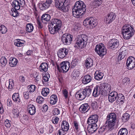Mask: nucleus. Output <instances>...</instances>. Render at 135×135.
<instances>
[{
    "mask_svg": "<svg viewBox=\"0 0 135 135\" xmlns=\"http://www.w3.org/2000/svg\"><path fill=\"white\" fill-rule=\"evenodd\" d=\"M103 89L102 86L99 87L97 86L94 89L93 93V95L96 97L99 95L101 93L102 89Z\"/></svg>",
    "mask_w": 135,
    "mask_h": 135,
    "instance_id": "18",
    "label": "nucleus"
},
{
    "mask_svg": "<svg viewBox=\"0 0 135 135\" xmlns=\"http://www.w3.org/2000/svg\"><path fill=\"white\" fill-rule=\"evenodd\" d=\"M33 27L31 23H29L26 26V31L29 32H32L33 30Z\"/></svg>",
    "mask_w": 135,
    "mask_h": 135,
    "instance_id": "34",
    "label": "nucleus"
},
{
    "mask_svg": "<svg viewBox=\"0 0 135 135\" xmlns=\"http://www.w3.org/2000/svg\"><path fill=\"white\" fill-rule=\"evenodd\" d=\"M13 80L12 79H9V84L8 85V88L9 89H12L14 86V84Z\"/></svg>",
    "mask_w": 135,
    "mask_h": 135,
    "instance_id": "47",
    "label": "nucleus"
},
{
    "mask_svg": "<svg viewBox=\"0 0 135 135\" xmlns=\"http://www.w3.org/2000/svg\"><path fill=\"white\" fill-rule=\"evenodd\" d=\"M91 80V77L89 75L85 76L82 80V83L84 84H86L90 82Z\"/></svg>",
    "mask_w": 135,
    "mask_h": 135,
    "instance_id": "24",
    "label": "nucleus"
},
{
    "mask_svg": "<svg viewBox=\"0 0 135 135\" xmlns=\"http://www.w3.org/2000/svg\"><path fill=\"white\" fill-rule=\"evenodd\" d=\"M52 112L53 114L54 115H57L60 113L59 110L56 108L54 109Z\"/></svg>",
    "mask_w": 135,
    "mask_h": 135,
    "instance_id": "51",
    "label": "nucleus"
},
{
    "mask_svg": "<svg viewBox=\"0 0 135 135\" xmlns=\"http://www.w3.org/2000/svg\"><path fill=\"white\" fill-rule=\"evenodd\" d=\"M56 23H55V25H54L53 26L57 28L60 29L61 26V22L60 20H59L58 21H57Z\"/></svg>",
    "mask_w": 135,
    "mask_h": 135,
    "instance_id": "43",
    "label": "nucleus"
},
{
    "mask_svg": "<svg viewBox=\"0 0 135 135\" xmlns=\"http://www.w3.org/2000/svg\"><path fill=\"white\" fill-rule=\"evenodd\" d=\"M69 65V62L63 61L61 63L59 66L57 65V68L60 71L62 70L64 72H66L70 68Z\"/></svg>",
    "mask_w": 135,
    "mask_h": 135,
    "instance_id": "9",
    "label": "nucleus"
},
{
    "mask_svg": "<svg viewBox=\"0 0 135 135\" xmlns=\"http://www.w3.org/2000/svg\"><path fill=\"white\" fill-rule=\"evenodd\" d=\"M50 75H47V76L46 75H44L42 78V81L43 83L45 82H46L48 81V79L50 77Z\"/></svg>",
    "mask_w": 135,
    "mask_h": 135,
    "instance_id": "52",
    "label": "nucleus"
},
{
    "mask_svg": "<svg viewBox=\"0 0 135 135\" xmlns=\"http://www.w3.org/2000/svg\"><path fill=\"white\" fill-rule=\"evenodd\" d=\"M48 108V106L47 105L44 104L43 105V106L42 108V111L45 112H46Z\"/></svg>",
    "mask_w": 135,
    "mask_h": 135,
    "instance_id": "57",
    "label": "nucleus"
},
{
    "mask_svg": "<svg viewBox=\"0 0 135 135\" xmlns=\"http://www.w3.org/2000/svg\"><path fill=\"white\" fill-rule=\"evenodd\" d=\"M77 64V60L76 59H74L72 61L71 64L72 66L74 67Z\"/></svg>",
    "mask_w": 135,
    "mask_h": 135,
    "instance_id": "62",
    "label": "nucleus"
},
{
    "mask_svg": "<svg viewBox=\"0 0 135 135\" xmlns=\"http://www.w3.org/2000/svg\"><path fill=\"white\" fill-rule=\"evenodd\" d=\"M75 97L77 99L81 100H83L86 97L83 94V91L81 93H77L75 95Z\"/></svg>",
    "mask_w": 135,
    "mask_h": 135,
    "instance_id": "22",
    "label": "nucleus"
},
{
    "mask_svg": "<svg viewBox=\"0 0 135 135\" xmlns=\"http://www.w3.org/2000/svg\"><path fill=\"white\" fill-rule=\"evenodd\" d=\"M76 44L79 48L82 49L85 47L87 44L88 41L87 36L84 35L78 36L77 38Z\"/></svg>",
    "mask_w": 135,
    "mask_h": 135,
    "instance_id": "5",
    "label": "nucleus"
},
{
    "mask_svg": "<svg viewBox=\"0 0 135 135\" xmlns=\"http://www.w3.org/2000/svg\"><path fill=\"white\" fill-rule=\"evenodd\" d=\"M122 32L123 38L125 39H128L133 35L134 30L130 25H125L122 27Z\"/></svg>",
    "mask_w": 135,
    "mask_h": 135,
    "instance_id": "3",
    "label": "nucleus"
},
{
    "mask_svg": "<svg viewBox=\"0 0 135 135\" xmlns=\"http://www.w3.org/2000/svg\"><path fill=\"white\" fill-rule=\"evenodd\" d=\"M72 36L67 33L63 34L61 37V41L64 45H69L71 43Z\"/></svg>",
    "mask_w": 135,
    "mask_h": 135,
    "instance_id": "8",
    "label": "nucleus"
},
{
    "mask_svg": "<svg viewBox=\"0 0 135 135\" xmlns=\"http://www.w3.org/2000/svg\"><path fill=\"white\" fill-rule=\"evenodd\" d=\"M52 1L51 0H46V1L43 3H41V6L40 7V9L44 10L47 9L51 3Z\"/></svg>",
    "mask_w": 135,
    "mask_h": 135,
    "instance_id": "15",
    "label": "nucleus"
},
{
    "mask_svg": "<svg viewBox=\"0 0 135 135\" xmlns=\"http://www.w3.org/2000/svg\"><path fill=\"white\" fill-rule=\"evenodd\" d=\"M119 45L118 40L114 39H112L109 42L108 46L110 49H114L117 48Z\"/></svg>",
    "mask_w": 135,
    "mask_h": 135,
    "instance_id": "12",
    "label": "nucleus"
},
{
    "mask_svg": "<svg viewBox=\"0 0 135 135\" xmlns=\"http://www.w3.org/2000/svg\"><path fill=\"white\" fill-rule=\"evenodd\" d=\"M19 94L18 93L14 94L12 96V98L13 100L17 103H18L20 102V100L19 98Z\"/></svg>",
    "mask_w": 135,
    "mask_h": 135,
    "instance_id": "29",
    "label": "nucleus"
},
{
    "mask_svg": "<svg viewBox=\"0 0 135 135\" xmlns=\"http://www.w3.org/2000/svg\"><path fill=\"white\" fill-rule=\"evenodd\" d=\"M83 94L86 97H88L91 94V90L90 88H85L83 90Z\"/></svg>",
    "mask_w": 135,
    "mask_h": 135,
    "instance_id": "32",
    "label": "nucleus"
},
{
    "mask_svg": "<svg viewBox=\"0 0 135 135\" xmlns=\"http://www.w3.org/2000/svg\"><path fill=\"white\" fill-rule=\"evenodd\" d=\"M74 126L76 130H78V123L76 121H74L73 123Z\"/></svg>",
    "mask_w": 135,
    "mask_h": 135,
    "instance_id": "61",
    "label": "nucleus"
},
{
    "mask_svg": "<svg viewBox=\"0 0 135 135\" xmlns=\"http://www.w3.org/2000/svg\"><path fill=\"white\" fill-rule=\"evenodd\" d=\"M84 25H89L92 28L94 27L97 24V20L93 17L88 18H86L83 22Z\"/></svg>",
    "mask_w": 135,
    "mask_h": 135,
    "instance_id": "7",
    "label": "nucleus"
},
{
    "mask_svg": "<svg viewBox=\"0 0 135 135\" xmlns=\"http://www.w3.org/2000/svg\"><path fill=\"white\" fill-rule=\"evenodd\" d=\"M59 118L57 117H53L52 119V122L54 124L57 123L58 122Z\"/></svg>",
    "mask_w": 135,
    "mask_h": 135,
    "instance_id": "55",
    "label": "nucleus"
},
{
    "mask_svg": "<svg viewBox=\"0 0 135 135\" xmlns=\"http://www.w3.org/2000/svg\"><path fill=\"white\" fill-rule=\"evenodd\" d=\"M50 99V103L52 104H55L57 102V98H51Z\"/></svg>",
    "mask_w": 135,
    "mask_h": 135,
    "instance_id": "53",
    "label": "nucleus"
},
{
    "mask_svg": "<svg viewBox=\"0 0 135 135\" xmlns=\"http://www.w3.org/2000/svg\"><path fill=\"white\" fill-rule=\"evenodd\" d=\"M50 19V15L47 14H43L41 17V20L43 22H45L49 21Z\"/></svg>",
    "mask_w": 135,
    "mask_h": 135,
    "instance_id": "27",
    "label": "nucleus"
},
{
    "mask_svg": "<svg viewBox=\"0 0 135 135\" xmlns=\"http://www.w3.org/2000/svg\"><path fill=\"white\" fill-rule=\"evenodd\" d=\"M68 54V50L65 48L60 49L57 52L58 57L61 59L64 58Z\"/></svg>",
    "mask_w": 135,
    "mask_h": 135,
    "instance_id": "11",
    "label": "nucleus"
},
{
    "mask_svg": "<svg viewBox=\"0 0 135 135\" xmlns=\"http://www.w3.org/2000/svg\"><path fill=\"white\" fill-rule=\"evenodd\" d=\"M88 104L85 103L81 105L79 108V110L82 113L86 111L88 108Z\"/></svg>",
    "mask_w": 135,
    "mask_h": 135,
    "instance_id": "31",
    "label": "nucleus"
},
{
    "mask_svg": "<svg viewBox=\"0 0 135 135\" xmlns=\"http://www.w3.org/2000/svg\"><path fill=\"white\" fill-rule=\"evenodd\" d=\"M11 11L12 12V13H11V15L12 16L15 17L17 16V10H16V11H15V10H13V8H12L11 9Z\"/></svg>",
    "mask_w": 135,
    "mask_h": 135,
    "instance_id": "58",
    "label": "nucleus"
},
{
    "mask_svg": "<svg viewBox=\"0 0 135 135\" xmlns=\"http://www.w3.org/2000/svg\"><path fill=\"white\" fill-rule=\"evenodd\" d=\"M89 125L87 129L90 133H94L97 129L98 127L96 124L92 123Z\"/></svg>",
    "mask_w": 135,
    "mask_h": 135,
    "instance_id": "16",
    "label": "nucleus"
},
{
    "mask_svg": "<svg viewBox=\"0 0 135 135\" xmlns=\"http://www.w3.org/2000/svg\"><path fill=\"white\" fill-rule=\"evenodd\" d=\"M128 131L125 128H122L120 129L118 133V135H127Z\"/></svg>",
    "mask_w": 135,
    "mask_h": 135,
    "instance_id": "33",
    "label": "nucleus"
},
{
    "mask_svg": "<svg viewBox=\"0 0 135 135\" xmlns=\"http://www.w3.org/2000/svg\"><path fill=\"white\" fill-rule=\"evenodd\" d=\"M103 86L104 87L103 89L104 90L108 92H109L110 90V85L104 83L103 85Z\"/></svg>",
    "mask_w": 135,
    "mask_h": 135,
    "instance_id": "38",
    "label": "nucleus"
},
{
    "mask_svg": "<svg viewBox=\"0 0 135 135\" xmlns=\"http://www.w3.org/2000/svg\"><path fill=\"white\" fill-rule=\"evenodd\" d=\"M18 62V60L15 58L11 57L10 59L9 64L11 67H14L16 66Z\"/></svg>",
    "mask_w": 135,
    "mask_h": 135,
    "instance_id": "26",
    "label": "nucleus"
},
{
    "mask_svg": "<svg viewBox=\"0 0 135 135\" xmlns=\"http://www.w3.org/2000/svg\"><path fill=\"white\" fill-rule=\"evenodd\" d=\"M24 41L22 40L20 41V40H19L18 41V40H16L14 42V44L15 45L18 47H20L23 46V45L24 44Z\"/></svg>",
    "mask_w": 135,
    "mask_h": 135,
    "instance_id": "37",
    "label": "nucleus"
},
{
    "mask_svg": "<svg viewBox=\"0 0 135 135\" xmlns=\"http://www.w3.org/2000/svg\"><path fill=\"white\" fill-rule=\"evenodd\" d=\"M12 5V7L14 8H13V10H15L16 11V10L19 9L21 7L19 2L17 0H14L13 1Z\"/></svg>",
    "mask_w": 135,
    "mask_h": 135,
    "instance_id": "20",
    "label": "nucleus"
},
{
    "mask_svg": "<svg viewBox=\"0 0 135 135\" xmlns=\"http://www.w3.org/2000/svg\"><path fill=\"white\" fill-rule=\"evenodd\" d=\"M98 119V116L97 114H94L90 116L88 118L87 123L88 124L92 123L96 124Z\"/></svg>",
    "mask_w": 135,
    "mask_h": 135,
    "instance_id": "13",
    "label": "nucleus"
},
{
    "mask_svg": "<svg viewBox=\"0 0 135 135\" xmlns=\"http://www.w3.org/2000/svg\"><path fill=\"white\" fill-rule=\"evenodd\" d=\"M1 63L4 66L6 65L7 63V60L6 57H2L0 59Z\"/></svg>",
    "mask_w": 135,
    "mask_h": 135,
    "instance_id": "46",
    "label": "nucleus"
},
{
    "mask_svg": "<svg viewBox=\"0 0 135 135\" xmlns=\"http://www.w3.org/2000/svg\"><path fill=\"white\" fill-rule=\"evenodd\" d=\"M69 4L67 0H56L55 5L57 8L66 12L69 8Z\"/></svg>",
    "mask_w": 135,
    "mask_h": 135,
    "instance_id": "4",
    "label": "nucleus"
},
{
    "mask_svg": "<svg viewBox=\"0 0 135 135\" xmlns=\"http://www.w3.org/2000/svg\"><path fill=\"white\" fill-rule=\"evenodd\" d=\"M30 93L33 92L35 89V86L34 85H31L28 86Z\"/></svg>",
    "mask_w": 135,
    "mask_h": 135,
    "instance_id": "44",
    "label": "nucleus"
},
{
    "mask_svg": "<svg viewBox=\"0 0 135 135\" xmlns=\"http://www.w3.org/2000/svg\"><path fill=\"white\" fill-rule=\"evenodd\" d=\"M115 17L116 15L114 13L112 12H110L108 14V16L106 17V22L109 23L115 19Z\"/></svg>",
    "mask_w": 135,
    "mask_h": 135,
    "instance_id": "14",
    "label": "nucleus"
},
{
    "mask_svg": "<svg viewBox=\"0 0 135 135\" xmlns=\"http://www.w3.org/2000/svg\"><path fill=\"white\" fill-rule=\"evenodd\" d=\"M72 10L73 16L78 18L85 13L86 11V6L83 1H77L75 3Z\"/></svg>",
    "mask_w": 135,
    "mask_h": 135,
    "instance_id": "1",
    "label": "nucleus"
},
{
    "mask_svg": "<svg viewBox=\"0 0 135 135\" xmlns=\"http://www.w3.org/2000/svg\"><path fill=\"white\" fill-rule=\"evenodd\" d=\"M79 72L78 70H74L73 73V75L74 77H78L79 75Z\"/></svg>",
    "mask_w": 135,
    "mask_h": 135,
    "instance_id": "49",
    "label": "nucleus"
},
{
    "mask_svg": "<svg viewBox=\"0 0 135 135\" xmlns=\"http://www.w3.org/2000/svg\"><path fill=\"white\" fill-rule=\"evenodd\" d=\"M127 68L129 69H133L135 66V59L132 56L127 59L126 63Z\"/></svg>",
    "mask_w": 135,
    "mask_h": 135,
    "instance_id": "10",
    "label": "nucleus"
},
{
    "mask_svg": "<svg viewBox=\"0 0 135 135\" xmlns=\"http://www.w3.org/2000/svg\"><path fill=\"white\" fill-rule=\"evenodd\" d=\"M116 116L114 113H110L107 116V121L104 126L102 128L104 129V127L108 128L109 130H111L113 128L115 124Z\"/></svg>",
    "mask_w": 135,
    "mask_h": 135,
    "instance_id": "2",
    "label": "nucleus"
},
{
    "mask_svg": "<svg viewBox=\"0 0 135 135\" xmlns=\"http://www.w3.org/2000/svg\"><path fill=\"white\" fill-rule=\"evenodd\" d=\"M129 117L130 115L128 114L127 113L124 114L122 116V121L124 122L127 121L129 119Z\"/></svg>",
    "mask_w": 135,
    "mask_h": 135,
    "instance_id": "36",
    "label": "nucleus"
},
{
    "mask_svg": "<svg viewBox=\"0 0 135 135\" xmlns=\"http://www.w3.org/2000/svg\"><path fill=\"white\" fill-rule=\"evenodd\" d=\"M49 31L51 34H54L58 32L59 29L55 27L52 25H48Z\"/></svg>",
    "mask_w": 135,
    "mask_h": 135,
    "instance_id": "21",
    "label": "nucleus"
},
{
    "mask_svg": "<svg viewBox=\"0 0 135 135\" xmlns=\"http://www.w3.org/2000/svg\"><path fill=\"white\" fill-rule=\"evenodd\" d=\"M36 101L39 104H41L44 100V99L41 96H38L36 98Z\"/></svg>",
    "mask_w": 135,
    "mask_h": 135,
    "instance_id": "45",
    "label": "nucleus"
},
{
    "mask_svg": "<svg viewBox=\"0 0 135 135\" xmlns=\"http://www.w3.org/2000/svg\"><path fill=\"white\" fill-rule=\"evenodd\" d=\"M102 3V0H93V4L95 6H99Z\"/></svg>",
    "mask_w": 135,
    "mask_h": 135,
    "instance_id": "41",
    "label": "nucleus"
},
{
    "mask_svg": "<svg viewBox=\"0 0 135 135\" xmlns=\"http://www.w3.org/2000/svg\"><path fill=\"white\" fill-rule=\"evenodd\" d=\"M101 90L102 91H101V93H100L101 95H102V96H106V95L107 94L106 93L107 92V91H105V90H104V91L103 90V89H102Z\"/></svg>",
    "mask_w": 135,
    "mask_h": 135,
    "instance_id": "64",
    "label": "nucleus"
},
{
    "mask_svg": "<svg viewBox=\"0 0 135 135\" xmlns=\"http://www.w3.org/2000/svg\"><path fill=\"white\" fill-rule=\"evenodd\" d=\"M59 20L57 18L52 19L51 21V23L49 25H52L53 26L55 25V23L57 22Z\"/></svg>",
    "mask_w": 135,
    "mask_h": 135,
    "instance_id": "48",
    "label": "nucleus"
},
{
    "mask_svg": "<svg viewBox=\"0 0 135 135\" xmlns=\"http://www.w3.org/2000/svg\"><path fill=\"white\" fill-rule=\"evenodd\" d=\"M117 93L115 91L111 92L108 96L109 101L110 102H113L117 98Z\"/></svg>",
    "mask_w": 135,
    "mask_h": 135,
    "instance_id": "17",
    "label": "nucleus"
},
{
    "mask_svg": "<svg viewBox=\"0 0 135 135\" xmlns=\"http://www.w3.org/2000/svg\"><path fill=\"white\" fill-rule=\"evenodd\" d=\"M49 93V88H46L42 89L41 91V94L44 96H46L47 94Z\"/></svg>",
    "mask_w": 135,
    "mask_h": 135,
    "instance_id": "39",
    "label": "nucleus"
},
{
    "mask_svg": "<svg viewBox=\"0 0 135 135\" xmlns=\"http://www.w3.org/2000/svg\"><path fill=\"white\" fill-rule=\"evenodd\" d=\"M93 65L92 59L90 58H87L85 63V66L86 67L88 68H89L90 67L92 66Z\"/></svg>",
    "mask_w": 135,
    "mask_h": 135,
    "instance_id": "30",
    "label": "nucleus"
},
{
    "mask_svg": "<svg viewBox=\"0 0 135 135\" xmlns=\"http://www.w3.org/2000/svg\"><path fill=\"white\" fill-rule=\"evenodd\" d=\"M19 2V4L20 6L22 7H23L25 4V1L24 0H19L18 1Z\"/></svg>",
    "mask_w": 135,
    "mask_h": 135,
    "instance_id": "59",
    "label": "nucleus"
},
{
    "mask_svg": "<svg viewBox=\"0 0 135 135\" xmlns=\"http://www.w3.org/2000/svg\"><path fill=\"white\" fill-rule=\"evenodd\" d=\"M35 110V107L33 105H30L27 107V111L31 115H33L35 114L36 112Z\"/></svg>",
    "mask_w": 135,
    "mask_h": 135,
    "instance_id": "19",
    "label": "nucleus"
},
{
    "mask_svg": "<svg viewBox=\"0 0 135 135\" xmlns=\"http://www.w3.org/2000/svg\"><path fill=\"white\" fill-rule=\"evenodd\" d=\"M25 99H28L29 98V92L28 91H25L23 93Z\"/></svg>",
    "mask_w": 135,
    "mask_h": 135,
    "instance_id": "56",
    "label": "nucleus"
},
{
    "mask_svg": "<svg viewBox=\"0 0 135 135\" xmlns=\"http://www.w3.org/2000/svg\"><path fill=\"white\" fill-rule=\"evenodd\" d=\"M95 50V51L100 56H103L107 53L106 49L102 43L97 45Z\"/></svg>",
    "mask_w": 135,
    "mask_h": 135,
    "instance_id": "6",
    "label": "nucleus"
},
{
    "mask_svg": "<svg viewBox=\"0 0 135 135\" xmlns=\"http://www.w3.org/2000/svg\"><path fill=\"white\" fill-rule=\"evenodd\" d=\"M13 114L17 116L19 115V113L17 109H14L12 111Z\"/></svg>",
    "mask_w": 135,
    "mask_h": 135,
    "instance_id": "60",
    "label": "nucleus"
},
{
    "mask_svg": "<svg viewBox=\"0 0 135 135\" xmlns=\"http://www.w3.org/2000/svg\"><path fill=\"white\" fill-rule=\"evenodd\" d=\"M65 131L63 130L62 129L59 130L58 133L59 135H64L65 134Z\"/></svg>",
    "mask_w": 135,
    "mask_h": 135,
    "instance_id": "63",
    "label": "nucleus"
},
{
    "mask_svg": "<svg viewBox=\"0 0 135 135\" xmlns=\"http://www.w3.org/2000/svg\"><path fill=\"white\" fill-rule=\"evenodd\" d=\"M94 75L95 78L97 80H100L102 79L104 75L103 73H101L97 74L96 72Z\"/></svg>",
    "mask_w": 135,
    "mask_h": 135,
    "instance_id": "35",
    "label": "nucleus"
},
{
    "mask_svg": "<svg viewBox=\"0 0 135 135\" xmlns=\"http://www.w3.org/2000/svg\"><path fill=\"white\" fill-rule=\"evenodd\" d=\"M117 100L116 102L117 103H119L120 102H123L124 100V95L121 93L118 94L117 97Z\"/></svg>",
    "mask_w": 135,
    "mask_h": 135,
    "instance_id": "28",
    "label": "nucleus"
},
{
    "mask_svg": "<svg viewBox=\"0 0 135 135\" xmlns=\"http://www.w3.org/2000/svg\"><path fill=\"white\" fill-rule=\"evenodd\" d=\"M4 124L5 126L8 128L10 127L11 126L10 121L8 119H6V120L5 121Z\"/></svg>",
    "mask_w": 135,
    "mask_h": 135,
    "instance_id": "54",
    "label": "nucleus"
},
{
    "mask_svg": "<svg viewBox=\"0 0 135 135\" xmlns=\"http://www.w3.org/2000/svg\"><path fill=\"white\" fill-rule=\"evenodd\" d=\"M126 55V53L124 51H122L121 52L120 51V53L118 57V60H121L123 59Z\"/></svg>",
    "mask_w": 135,
    "mask_h": 135,
    "instance_id": "40",
    "label": "nucleus"
},
{
    "mask_svg": "<svg viewBox=\"0 0 135 135\" xmlns=\"http://www.w3.org/2000/svg\"><path fill=\"white\" fill-rule=\"evenodd\" d=\"M61 126L62 129L66 132L68 131L69 128V123L66 121H62Z\"/></svg>",
    "mask_w": 135,
    "mask_h": 135,
    "instance_id": "23",
    "label": "nucleus"
},
{
    "mask_svg": "<svg viewBox=\"0 0 135 135\" xmlns=\"http://www.w3.org/2000/svg\"><path fill=\"white\" fill-rule=\"evenodd\" d=\"M0 31L2 33L4 34L7 32V29L4 25H1L0 26Z\"/></svg>",
    "mask_w": 135,
    "mask_h": 135,
    "instance_id": "42",
    "label": "nucleus"
},
{
    "mask_svg": "<svg viewBox=\"0 0 135 135\" xmlns=\"http://www.w3.org/2000/svg\"><path fill=\"white\" fill-rule=\"evenodd\" d=\"M48 65L46 63H42L39 69L41 71H46L47 70Z\"/></svg>",
    "mask_w": 135,
    "mask_h": 135,
    "instance_id": "25",
    "label": "nucleus"
},
{
    "mask_svg": "<svg viewBox=\"0 0 135 135\" xmlns=\"http://www.w3.org/2000/svg\"><path fill=\"white\" fill-rule=\"evenodd\" d=\"M130 79L128 78H124L123 80V83L124 84L127 85L130 83Z\"/></svg>",
    "mask_w": 135,
    "mask_h": 135,
    "instance_id": "50",
    "label": "nucleus"
}]
</instances>
